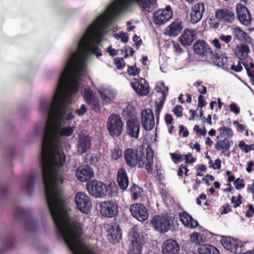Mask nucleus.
I'll return each instance as SVG.
<instances>
[{"label": "nucleus", "instance_id": "obj_10", "mask_svg": "<svg viewBox=\"0 0 254 254\" xmlns=\"http://www.w3.org/2000/svg\"><path fill=\"white\" fill-rule=\"evenodd\" d=\"M129 239L131 244L129 249L130 254H141L142 247L144 243V238L134 230L129 233Z\"/></svg>", "mask_w": 254, "mask_h": 254}, {"label": "nucleus", "instance_id": "obj_63", "mask_svg": "<svg viewBox=\"0 0 254 254\" xmlns=\"http://www.w3.org/2000/svg\"><path fill=\"white\" fill-rule=\"evenodd\" d=\"M221 166V161L220 159H217L215 160L214 164L209 166V167H212L214 169H219Z\"/></svg>", "mask_w": 254, "mask_h": 254}, {"label": "nucleus", "instance_id": "obj_15", "mask_svg": "<svg viewBox=\"0 0 254 254\" xmlns=\"http://www.w3.org/2000/svg\"><path fill=\"white\" fill-rule=\"evenodd\" d=\"M173 15L171 7L168 5L165 9H159L154 13V22L156 24L162 25L169 20Z\"/></svg>", "mask_w": 254, "mask_h": 254}, {"label": "nucleus", "instance_id": "obj_20", "mask_svg": "<svg viewBox=\"0 0 254 254\" xmlns=\"http://www.w3.org/2000/svg\"><path fill=\"white\" fill-rule=\"evenodd\" d=\"M91 137L89 135L79 133L78 135V142L77 144V150L81 153L86 152L91 147Z\"/></svg>", "mask_w": 254, "mask_h": 254}, {"label": "nucleus", "instance_id": "obj_38", "mask_svg": "<svg viewBox=\"0 0 254 254\" xmlns=\"http://www.w3.org/2000/svg\"><path fill=\"white\" fill-rule=\"evenodd\" d=\"M130 192L132 194V198L134 200L137 199L141 196L142 189L135 184H133L130 188Z\"/></svg>", "mask_w": 254, "mask_h": 254}, {"label": "nucleus", "instance_id": "obj_61", "mask_svg": "<svg viewBox=\"0 0 254 254\" xmlns=\"http://www.w3.org/2000/svg\"><path fill=\"white\" fill-rule=\"evenodd\" d=\"M219 39L225 43H228L231 42L232 40V36L231 35H225L224 34H221L219 37Z\"/></svg>", "mask_w": 254, "mask_h": 254}, {"label": "nucleus", "instance_id": "obj_7", "mask_svg": "<svg viewBox=\"0 0 254 254\" xmlns=\"http://www.w3.org/2000/svg\"><path fill=\"white\" fill-rule=\"evenodd\" d=\"M124 123L119 114H111L108 118L107 127L109 134L113 137H118L122 133Z\"/></svg>", "mask_w": 254, "mask_h": 254}, {"label": "nucleus", "instance_id": "obj_50", "mask_svg": "<svg viewBox=\"0 0 254 254\" xmlns=\"http://www.w3.org/2000/svg\"><path fill=\"white\" fill-rule=\"evenodd\" d=\"M234 185L237 190H240L245 187V183L243 179L238 178L233 182Z\"/></svg>", "mask_w": 254, "mask_h": 254}, {"label": "nucleus", "instance_id": "obj_26", "mask_svg": "<svg viewBox=\"0 0 254 254\" xmlns=\"http://www.w3.org/2000/svg\"><path fill=\"white\" fill-rule=\"evenodd\" d=\"M179 215L180 221L187 227L190 229H194L198 226V222L194 219L186 211L180 213Z\"/></svg>", "mask_w": 254, "mask_h": 254}, {"label": "nucleus", "instance_id": "obj_55", "mask_svg": "<svg viewBox=\"0 0 254 254\" xmlns=\"http://www.w3.org/2000/svg\"><path fill=\"white\" fill-rule=\"evenodd\" d=\"M221 67L223 68L228 69L229 68L230 64H228V58L226 56L223 54H222V59H221Z\"/></svg>", "mask_w": 254, "mask_h": 254}, {"label": "nucleus", "instance_id": "obj_8", "mask_svg": "<svg viewBox=\"0 0 254 254\" xmlns=\"http://www.w3.org/2000/svg\"><path fill=\"white\" fill-rule=\"evenodd\" d=\"M77 208L82 213L87 214L92 209V202L90 197L84 192H77L74 196Z\"/></svg>", "mask_w": 254, "mask_h": 254}, {"label": "nucleus", "instance_id": "obj_53", "mask_svg": "<svg viewBox=\"0 0 254 254\" xmlns=\"http://www.w3.org/2000/svg\"><path fill=\"white\" fill-rule=\"evenodd\" d=\"M184 171L185 176L187 175L189 172V169L187 165H181L178 171V175L180 177H182L184 174Z\"/></svg>", "mask_w": 254, "mask_h": 254}, {"label": "nucleus", "instance_id": "obj_40", "mask_svg": "<svg viewBox=\"0 0 254 254\" xmlns=\"http://www.w3.org/2000/svg\"><path fill=\"white\" fill-rule=\"evenodd\" d=\"M182 160H185L186 163H192L195 162L196 159L192 157L190 159L188 155L183 156L180 154L176 153V163L179 162Z\"/></svg>", "mask_w": 254, "mask_h": 254}, {"label": "nucleus", "instance_id": "obj_31", "mask_svg": "<svg viewBox=\"0 0 254 254\" xmlns=\"http://www.w3.org/2000/svg\"><path fill=\"white\" fill-rule=\"evenodd\" d=\"M199 254H219V251L211 245H200L198 248Z\"/></svg>", "mask_w": 254, "mask_h": 254}, {"label": "nucleus", "instance_id": "obj_52", "mask_svg": "<svg viewBox=\"0 0 254 254\" xmlns=\"http://www.w3.org/2000/svg\"><path fill=\"white\" fill-rule=\"evenodd\" d=\"M242 196L241 194H239L238 196V199H237L236 196H232L231 198V201L234 203L233 207L234 208H236L240 206V205L242 203Z\"/></svg>", "mask_w": 254, "mask_h": 254}, {"label": "nucleus", "instance_id": "obj_49", "mask_svg": "<svg viewBox=\"0 0 254 254\" xmlns=\"http://www.w3.org/2000/svg\"><path fill=\"white\" fill-rule=\"evenodd\" d=\"M190 241L194 244L200 245L199 234L197 232H193L190 235Z\"/></svg>", "mask_w": 254, "mask_h": 254}, {"label": "nucleus", "instance_id": "obj_23", "mask_svg": "<svg viewBox=\"0 0 254 254\" xmlns=\"http://www.w3.org/2000/svg\"><path fill=\"white\" fill-rule=\"evenodd\" d=\"M131 84L135 92L140 95H145L149 92L148 84L143 78H133Z\"/></svg>", "mask_w": 254, "mask_h": 254}, {"label": "nucleus", "instance_id": "obj_58", "mask_svg": "<svg viewBox=\"0 0 254 254\" xmlns=\"http://www.w3.org/2000/svg\"><path fill=\"white\" fill-rule=\"evenodd\" d=\"M87 111V109L84 105H82L80 106V109H77L75 110V113L79 116H82Z\"/></svg>", "mask_w": 254, "mask_h": 254}, {"label": "nucleus", "instance_id": "obj_60", "mask_svg": "<svg viewBox=\"0 0 254 254\" xmlns=\"http://www.w3.org/2000/svg\"><path fill=\"white\" fill-rule=\"evenodd\" d=\"M206 104V102L204 99V97L203 95H200L198 98V104L197 107L201 108Z\"/></svg>", "mask_w": 254, "mask_h": 254}, {"label": "nucleus", "instance_id": "obj_27", "mask_svg": "<svg viewBox=\"0 0 254 254\" xmlns=\"http://www.w3.org/2000/svg\"><path fill=\"white\" fill-rule=\"evenodd\" d=\"M117 183L121 190H125L128 186L129 181L126 171L123 168L119 169L117 174Z\"/></svg>", "mask_w": 254, "mask_h": 254}, {"label": "nucleus", "instance_id": "obj_18", "mask_svg": "<svg viewBox=\"0 0 254 254\" xmlns=\"http://www.w3.org/2000/svg\"><path fill=\"white\" fill-rule=\"evenodd\" d=\"M75 175L78 180L84 182L94 177V172L90 166L85 165L80 166L77 169Z\"/></svg>", "mask_w": 254, "mask_h": 254}, {"label": "nucleus", "instance_id": "obj_44", "mask_svg": "<svg viewBox=\"0 0 254 254\" xmlns=\"http://www.w3.org/2000/svg\"><path fill=\"white\" fill-rule=\"evenodd\" d=\"M210 59L212 60L214 64L218 66H221V59H222V54L219 55L218 53L214 54L213 53V55H210Z\"/></svg>", "mask_w": 254, "mask_h": 254}, {"label": "nucleus", "instance_id": "obj_14", "mask_svg": "<svg viewBox=\"0 0 254 254\" xmlns=\"http://www.w3.org/2000/svg\"><path fill=\"white\" fill-rule=\"evenodd\" d=\"M236 14L241 23L246 26H249L252 22V16L249 10L243 4H237L236 5Z\"/></svg>", "mask_w": 254, "mask_h": 254}, {"label": "nucleus", "instance_id": "obj_56", "mask_svg": "<svg viewBox=\"0 0 254 254\" xmlns=\"http://www.w3.org/2000/svg\"><path fill=\"white\" fill-rule=\"evenodd\" d=\"M132 40L133 42H135L134 46L135 48L138 49L139 47L142 44V40L140 38L139 36H138L135 34L133 36Z\"/></svg>", "mask_w": 254, "mask_h": 254}, {"label": "nucleus", "instance_id": "obj_22", "mask_svg": "<svg viewBox=\"0 0 254 254\" xmlns=\"http://www.w3.org/2000/svg\"><path fill=\"white\" fill-rule=\"evenodd\" d=\"M194 52L196 54L202 56L213 55V52L210 46L204 40H198L193 45Z\"/></svg>", "mask_w": 254, "mask_h": 254}, {"label": "nucleus", "instance_id": "obj_51", "mask_svg": "<svg viewBox=\"0 0 254 254\" xmlns=\"http://www.w3.org/2000/svg\"><path fill=\"white\" fill-rule=\"evenodd\" d=\"M115 37L117 39H121L122 42L124 43H127L128 41V35L126 33H120L118 34H116Z\"/></svg>", "mask_w": 254, "mask_h": 254}, {"label": "nucleus", "instance_id": "obj_21", "mask_svg": "<svg viewBox=\"0 0 254 254\" xmlns=\"http://www.w3.org/2000/svg\"><path fill=\"white\" fill-rule=\"evenodd\" d=\"M197 36L195 30L186 28L180 37V41L183 46H190L196 39Z\"/></svg>", "mask_w": 254, "mask_h": 254}, {"label": "nucleus", "instance_id": "obj_24", "mask_svg": "<svg viewBox=\"0 0 254 254\" xmlns=\"http://www.w3.org/2000/svg\"><path fill=\"white\" fill-rule=\"evenodd\" d=\"M216 18L224 23H232L235 19V13L228 9H219L215 11Z\"/></svg>", "mask_w": 254, "mask_h": 254}, {"label": "nucleus", "instance_id": "obj_29", "mask_svg": "<svg viewBox=\"0 0 254 254\" xmlns=\"http://www.w3.org/2000/svg\"><path fill=\"white\" fill-rule=\"evenodd\" d=\"M35 177L34 174L29 175L26 180H24L21 184V188L27 191L28 195H30L34 185Z\"/></svg>", "mask_w": 254, "mask_h": 254}, {"label": "nucleus", "instance_id": "obj_48", "mask_svg": "<svg viewBox=\"0 0 254 254\" xmlns=\"http://www.w3.org/2000/svg\"><path fill=\"white\" fill-rule=\"evenodd\" d=\"M183 28L182 21L180 19H176V36L181 32Z\"/></svg>", "mask_w": 254, "mask_h": 254}, {"label": "nucleus", "instance_id": "obj_6", "mask_svg": "<svg viewBox=\"0 0 254 254\" xmlns=\"http://www.w3.org/2000/svg\"><path fill=\"white\" fill-rule=\"evenodd\" d=\"M172 218L171 214L168 212L163 215H156L152 217L151 223L155 230L164 234L171 229Z\"/></svg>", "mask_w": 254, "mask_h": 254}, {"label": "nucleus", "instance_id": "obj_57", "mask_svg": "<svg viewBox=\"0 0 254 254\" xmlns=\"http://www.w3.org/2000/svg\"><path fill=\"white\" fill-rule=\"evenodd\" d=\"M89 106L91 107V108L95 111H97L100 110L99 103L98 101L94 99L93 101L90 103L88 104Z\"/></svg>", "mask_w": 254, "mask_h": 254}, {"label": "nucleus", "instance_id": "obj_2", "mask_svg": "<svg viewBox=\"0 0 254 254\" xmlns=\"http://www.w3.org/2000/svg\"><path fill=\"white\" fill-rule=\"evenodd\" d=\"M107 10V14L99 16L94 23L89 26L86 31L85 39L79 45V47H82L97 57L102 55L97 45L102 41L104 35L103 28L109 26L114 18L122 13L117 12V7L113 3L108 6Z\"/></svg>", "mask_w": 254, "mask_h": 254}, {"label": "nucleus", "instance_id": "obj_9", "mask_svg": "<svg viewBox=\"0 0 254 254\" xmlns=\"http://www.w3.org/2000/svg\"><path fill=\"white\" fill-rule=\"evenodd\" d=\"M220 242L223 247L231 252L239 254L245 251V245L237 239L223 237Z\"/></svg>", "mask_w": 254, "mask_h": 254}, {"label": "nucleus", "instance_id": "obj_4", "mask_svg": "<svg viewBox=\"0 0 254 254\" xmlns=\"http://www.w3.org/2000/svg\"><path fill=\"white\" fill-rule=\"evenodd\" d=\"M86 189L89 193L95 198H103L106 195H116L118 188L116 186H107L100 181L93 180L87 183Z\"/></svg>", "mask_w": 254, "mask_h": 254}, {"label": "nucleus", "instance_id": "obj_33", "mask_svg": "<svg viewBox=\"0 0 254 254\" xmlns=\"http://www.w3.org/2000/svg\"><path fill=\"white\" fill-rule=\"evenodd\" d=\"M233 34L235 39L241 41H245L247 43H250L251 38L245 31L241 30L240 28H235L233 29Z\"/></svg>", "mask_w": 254, "mask_h": 254}, {"label": "nucleus", "instance_id": "obj_16", "mask_svg": "<svg viewBox=\"0 0 254 254\" xmlns=\"http://www.w3.org/2000/svg\"><path fill=\"white\" fill-rule=\"evenodd\" d=\"M141 123L146 130H151L155 126V120L153 112L150 109H144L141 112Z\"/></svg>", "mask_w": 254, "mask_h": 254}, {"label": "nucleus", "instance_id": "obj_46", "mask_svg": "<svg viewBox=\"0 0 254 254\" xmlns=\"http://www.w3.org/2000/svg\"><path fill=\"white\" fill-rule=\"evenodd\" d=\"M242 64L247 71V74L250 79L252 84L254 86V70L251 71L248 66V64L246 63L243 62Z\"/></svg>", "mask_w": 254, "mask_h": 254}, {"label": "nucleus", "instance_id": "obj_5", "mask_svg": "<svg viewBox=\"0 0 254 254\" xmlns=\"http://www.w3.org/2000/svg\"><path fill=\"white\" fill-rule=\"evenodd\" d=\"M156 0H116L113 3L117 7V12H124L134 3L142 6L148 12L153 10Z\"/></svg>", "mask_w": 254, "mask_h": 254}, {"label": "nucleus", "instance_id": "obj_13", "mask_svg": "<svg viewBox=\"0 0 254 254\" xmlns=\"http://www.w3.org/2000/svg\"><path fill=\"white\" fill-rule=\"evenodd\" d=\"M129 210L131 215L139 221L143 222L148 217L147 208L141 203L131 204Z\"/></svg>", "mask_w": 254, "mask_h": 254}, {"label": "nucleus", "instance_id": "obj_34", "mask_svg": "<svg viewBox=\"0 0 254 254\" xmlns=\"http://www.w3.org/2000/svg\"><path fill=\"white\" fill-rule=\"evenodd\" d=\"M162 251L163 254H175V240H166L163 243Z\"/></svg>", "mask_w": 254, "mask_h": 254}, {"label": "nucleus", "instance_id": "obj_32", "mask_svg": "<svg viewBox=\"0 0 254 254\" xmlns=\"http://www.w3.org/2000/svg\"><path fill=\"white\" fill-rule=\"evenodd\" d=\"M250 52L249 47L246 44H242L236 48L235 54L239 59L243 60L248 57Z\"/></svg>", "mask_w": 254, "mask_h": 254}, {"label": "nucleus", "instance_id": "obj_54", "mask_svg": "<svg viewBox=\"0 0 254 254\" xmlns=\"http://www.w3.org/2000/svg\"><path fill=\"white\" fill-rule=\"evenodd\" d=\"M175 34V22H173L171 25L168 26L165 31V34L168 36H172Z\"/></svg>", "mask_w": 254, "mask_h": 254}, {"label": "nucleus", "instance_id": "obj_12", "mask_svg": "<svg viewBox=\"0 0 254 254\" xmlns=\"http://www.w3.org/2000/svg\"><path fill=\"white\" fill-rule=\"evenodd\" d=\"M100 212L103 216L114 217L118 213V205L114 201L102 202L100 204Z\"/></svg>", "mask_w": 254, "mask_h": 254}, {"label": "nucleus", "instance_id": "obj_28", "mask_svg": "<svg viewBox=\"0 0 254 254\" xmlns=\"http://www.w3.org/2000/svg\"><path fill=\"white\" fill-rule=\"evenodd\" d=\"M108 232V238L111 243L116 244L121 239L122 234L118 225L112 226Z\"/></svg>", "mask_w": 254, "mask_h": 254}, {"label": "nucleus", "instance_id": "obj_11", "mask_svg": "<svg viewBox=\"0 0 254 254\" xmlns=\"http://www.w3.org/2000/svg\"><path fill=\"white\" fill-rule=\"evenodd\" d=\"M155 90L157 93V96L158 98V101H155V112L159 115L163 107L168 89L164 82H160L156 83Z\"/></svg>", "mask_w": 254, "mask_h": 254}, {"label": "nucleus", "instance_id": "obj_39", "mask_svg": "<svg viewBox=\"0 0 254 254\" xmlns=\"http://www.w3.org/2000/svg\"><path fill=\"white\" fill-rule=\"evenodd\" d=\"M220 135L221 136H226V138L231 139L233 135L232 130L229 127L223 126L218 129Z\"/></svg>", "mask_w": 254, "mask_h": 254}, {"label": "nucleus", "instance_id": "obj_17", "mask_svg": "<svg viewBox=\"0 0 254 254\" xmlns=\"http://www.w3.org/2000/svg\"><path fill=\"white\" fill-rule=\"evenodd\" d=\"M233 143V140L228 138L218 139L215 143V148L217 151H220L221 154L229 157L231 154L230 149Z\"/></svg>", "mask_w": 254, "mask_h": 254}, {"label": "nucleus", "instance_id": "obj_47", "mask_svg": "<svg viewBox=\"0 0 254 254\" xmlns=\"http://www.w3.org/2000/svg\"><path fill=\"white\" fill-rule=\"evenodd\" d=\"M114 61L118 69H122L125 67L126 64L124 58H116Z\"/></svg>", "mask_w": 254, "mask_h": 254}, {"label": "nucleus", "instance_id": "obj_45", "mask_svg": "<svg viewBox=\"0 0 254 254\" xmlns=\"http://www.w3.org/2000/svg\"><path fill=\"white\" fill-rule=\"evenodd\" d=\"M140 72V69L136 67L135 64L132 66L128 65L127 72L129 75L135 76L138 75Z\"/></svg>", "mask_w": 254, "mask_h": 254}, {"label": "nucleus", "instance_id": "obj_41", "mask_svg": "<svg viewBox=\"0 0 254 254\" xmlns=\"http://www.w3.org/2000/svg\"><path fill=\"white\" fill-rule=\"evenodd\" d=\"M122 156V150L120 147L116 146L111 151V158L114 160H118Z\"/></svg>", "mask_w": 254, "mask_h": 254}, {"label": "nucleus", "instance_id": "obj_3", "mask_svg": "<svg viewBox=\"0 0 254 254\" xmlns=\"http://www.w3.org/2000/svg\"><path fill=\"white\" fill-rule=\"evenodd\" d=\"M154 153L151 148H147L144 155L143 148L139 146L135 149L127 148L124 152V158L127 166L133 168L138 164L139 167H145L148 173L153 170Z\"/></svg>", "mask_w": 254, "mask_h": 254}, {"label": "nucleus", "instance_id": "obj_43", "mask_svg": "<svg viewBox=\"0 0 254 254\" xmlns=\"http://www.w3.org/2000/svg\"><path fill=\"white\" fill-rule=\"evenodd\" d=\"M199 234L200 244L206 242L211 237V234L210 232L204 230Z\"/></svg>", "mask_w": 254, "mask_h": 254}, {"label": "nucleus", "instance_id": "obj_36", "mask_svg": "<svg viewBox=\"0 0 254 254\" xmlns=\"http://www.w3.org/2000/svg\"><path fill=\"white\" fill-rule=\"evenodd\" d=\"M100 96L103 102L106 103H109L114 98V95L109 90H104L100 92Z\"/></svg>", "mask_w": 254, "mask_h": 254}, {"label": "nucleus", "instance_id": "obj_64", "mask_svg": "<svg viewBox=\"0 0 254 254\" xmlns=\"http://www.w3.org/2000/svg\"><path fill=\"white\" fill-rule=\"evenodd\" d=\"M222 208L223 210L220 212L221 214H226L232 210L231 207L229 204L222 206Z\"/></svg>", "mask_w": 254, "mask_h": 254}, {"label": "nucleus", "instance_id": "obj_1", "mask_svg": "<svg viewBox=\"0 0 254 254\" xmlns=\"http://www.w3.org/2000/svg\"><path fill=\"white\" fill-rule=\"evenodd\" d=\"M77 57L72 54L59 79L57 90L65 88L64 96L55 94L51 104L46 128L41 147V161L45 194L47 204L56 231H83L82 225L78 222L68 223L69 216L64 208L59 184L63 179L56 167H61L65 161V155L59 145V136H69L72 134L74 127L60 128L64 121L71 120L74 116L68 112V106L71 96L79 90V78L77 76L70 78V71L75 65Z\"/></svg>", "mask_w": 254, "mask_h": 254}, {"label": "nucleus", "instance_id": "obj_19", "mask_svg": "<svg viewBox=\"0 0 254 254\" xmlns=\"http://www.w3.org/2000/svg\"><path fill=\"white\" fill-rule=\"evenodd\" d=\"M126 131L129 136L138 138L140 131V123L137 119L127 120L126 122Z\"/></svg>", "mask_w": 254, "mask_h": 254}, {"label": "nucleus", "instance_id": "obj_30", "mask_svg": "<svg viewBox=\"0 0 254 254\" xmlns=\"http://www.w3.org/2000/svg\"><path fill=\"white\" fill-rule=\"evenodd\" d=\"M14 217L23 220L26 224H27L28 222L32 221L31 212L20 208H17L15 209Z\"/></svg>", "mask_w": 254, "mask_h": 254}, {"label": "nucleus", "instance_id": "obj_35", "mask_svg": "<svg viewBox=\"0 0 254 254\" xmlns=\"http://www.w3.org/2000/svg\"><path fill=\"white\" fill-rule=\"evenodd\" d=\"M123 116L125 117L131 119H137L135 109L132 105L128 104L123 109Z\"/></svg>", "mask_w": 254, "mask_h": 254}, {"label": "nucleus", "instance_id": "obj_42", "mask_svg": "<svg viewBox=\"0 0 254 254\" xmlns=\"http://www.w3.org/2000/svg\"><path fill=\"white\" fill-rule=\"evenodd\" d=\"M49 103L46 100H41L39 106L40 111L43 114H46L49 110Z\"/></svg>", "mask_w": 254, "mask_h": 254}, {"label": "nucleus", "instance_id": "obj_62", "mask_svg": "<svg viewBox=\"0 0 254 254\" xmlns=\"http://www.w3.org/2000/svg\"><path fill=\"white\" fill-rule=\"evenodd\" d=\"M183 108L181 105L176 106V116L177 117H181L183 116Z\"/></svg>", "mask_w": 254, "mask_h": 254}, {"label": "nucleus", "instance_id": "obj_25", "mask_svg": "<svg viewBox=\"0 0 254 254\" xmlns=\"http://www.w3.org/2000/svg\"><path fill=\"white\" fill-rule=\"evenodd\" d=\"M204 11V5L200 2L195 4L191 8L190 13V21L192 23H196L202 18V14Z\"/></svg>", "mask_w": 254, "mask_h": 254}, {"label": "nucleus", "instance_id": "obj_59", "mask_svg": "<svg viewBox=\"0 0 254 254\" xmlns=\"http://www.w3.org/2000/svg\"><path fill=\"white\" fill-rule=\"evenodd\" d=\"M230 68L231 70L235 71L237 72H239L243 70V67L241 65V62L238 61V64L235 65V64H232L230 66Z\"/></svg>", "mask_w": 254, "mask_h": 254}, {"label": "nucleus", "instance_id": "obj_37", "mask_svg": "<svg viewBox=\"0 0 254 254\" xmlns=\"http://www.w3.org/2000/svg\"><path fill=\"white\" fill-rule=\"evenodd\" d=\"M83 96L87 104H90L93 99H95V95L90 88H87L84 89Z\"/></svg>", "mask_w": 254, "mask_h": 254}]
</instances>
